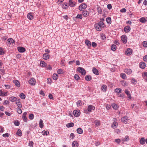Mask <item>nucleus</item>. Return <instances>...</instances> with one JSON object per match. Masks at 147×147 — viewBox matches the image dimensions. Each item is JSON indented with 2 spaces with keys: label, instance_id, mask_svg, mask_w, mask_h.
Returning a JSON list of instances; mask_svg holds the SVG:
<instances>
[{
  "label": "nucleus",
  "instance_id": "obj_44",
  "mask_svg": "<svg viewBox=\"0 0 147 147\" xmlns=\"http://www.w3.org/2000/svg\"><path fill=\"white\" fill-rule=\"evenodd\" d=\"M58 77V75L56 74H54L53 75V78L55 80H56L57 79Z\"/></svg>",
  "mask_w": 147,
  "mask_h": 147
},
{
  "label": "nucleus",
  "instance_id": "obj_58",
  "mask_svg": "<svg viewBox=\"0 0 147 147\" xmlns=\"http://www.w3.org/2000/svg\"><path fill=\"white\" fill-rule=\"evenodd\" d=\"M77 104L78 105V106H80L82 105V103L81 102V101L80 100H79L77 102Z\"/></svg>",
  "mask_w": 147,
  "mask_h": 147
},
{
  "label": "nucleus",
  "instance_id": "obj_38",
  "mask_svg": "<svg viewBox=\"0 0 147 147\" xmlns=\"http://www.w3.org/2000/svg\"><path fill=\"white\" fill-rule=\"evenodd\" d=\"M74 125V123H67V124L66 126V127H72Z\"/></svg>",
  "mask_w": 147,
  "mask_h": 147
},
{
  "label": "nucleus",
  "instance_id": "obj_19",
  "mask_svg": "<svg viewBox=\"0 0 147 147\" xmlns=\"http://www.w3.org/2000/svg\"><path fill=\"white\" fill-rule=\"evenodd\" d=\"M124 72L128 75L130 74L132 72V71L130 69H126L124 70Z\"/></svg>",
  "mask_w": 147,
  "mask_h": 147
},
{
  "label": "nucleus",
  "instance_id": "obj_6",
  "mask_svg": "<svg viewBox=\"0 0 147 147\" xmlns=\"http://www.w3.org/2000/svg\"><path fill=\"white\" fill-rule=\"evenodd\" d=\"M36 83L35 79L34 78H31L30 79L29 83L30 84L32 85H35Z\"/></svg>",
  "mask_w": 147,
  "mask_h": 147
},
{
  "label": "nucleus",
  "instance_id": "obj_45",
  "mask_svg": "<svg viewBox=\"0 0 147 147\" xmlns=\"http://www.w3.org/2000/svg\"><path fill=\"white\" fill-rule=\"evenodd\" d=\"M20 96V97L21 98L23 99H24L26 97V96L25 95V94L23 93H21Z\"/></svg>",
  "mask_w": 147,
  "mask_h": 147
},
{
  "label": "nucleus",
  "instance_id": "obj_24",
  "mask_svg": "<svg viewBox=\"0 0 147 147\" xmlns=\"http://www.w3.org/2000/svg\"><path fill=\"white\" fill-rule=\"evenodd\" d=\"M13 82L16 86L18 87H19L20 86V83L17 80H14Z\"/></svg>",
  "mask_w": 147,
  "mask_h": 147
},
{
  "label": "nucleus",
  "instance_id": "obj_22",
  "mask_svg": "<svg viewBox=\"0 0 147 147\" xmlns=\"http://www.w3.org/2000/svg\"><path fill=\"white\" fill-rule=\"evenodd\" d=\"M92 71L93 73L96 75H98L99 74L98 70L94 67L93 68Z\"/></svg>",
  "mask_w": 147,
  "mask_h": 147
},
{
  "label": "nucleus",
  "instance_id": "obj_12",
  "mask_svg": "<svg viewBox=\"0 0 147 147\" xmlns=\"http://www.w3.org/2000/svg\"><path fill=\"white\" fill-rule=\"evenodd\" d=\"M49 56L50 55L49 54L45 53L43 55V58L45 60H47L49 58Z\"/></svg>",
  "mask_w": 147,
  "mask_h": 147
},
{
  "label": "nucleus",
  "instance_id": "obj_36",
  "mask_svg": "<svg viewBox=\"0 0 147 147\" xmlns=\"http://www.w3.org/2000/svg\"><path fill=\"white\" fill-rule=\"evenodd\" d=\"M85 79L87 81H90L91 79V77L90 75H87L85 77Z\"/></svg>",
  "mask_w": 147,
  "mask_h": 147
},
{
  "label": "nucleus",
  "instance_id": "obj_1",
  "mask_svg": "<svg viewBox=\"0 0 147 147\" xmlns=\"http://www.w3.org/2000/svg\"><path fill=\"white\" fill-rule=\"evenodd\" d=\"M95 109V107L92 105H88L87 108L88 111L86 110L84 111V112L88 114V112H91L92 110H94Z\"/></svg>",
  "mask_w": 147,
  "mask_h": 147
},
{
  "label": "nucleus",
  "instance_id": "obj_46",
  "mask_svg": "<svg viewBox=\"0 0 147 147\" xmlns=\"http://www.w3.org/2000/svg\"><path fill=\"white\" fill-rule=\"evenodd\" d=\"M116 46L115 45H113L111 47V49L114 51L116 50Z\"/></svg>",
  "mask_w": 147,
  "mask_h": 147
},
{
  "label": "nucleus",
  "instance_id": "obj_48",
  "mask_svg": "<svg viewBox=\"0 0 147 147\" xmlns=\"http://www.w3.org/2000/svg\"><path fill=\"white\" fill-rule=\"evenodd\" d=\"M97 10L98 12L100 14L102 13V11L101 8L100 7H98L97 8Z\"/></svg>",
  "mask_w": 147,
  "mask_h": 147
},
{
  "label": "nucleus",
  "instance_id": "obj_43",
  "mask_svg": "<svg viewBox=\"0 0 147 147\" xmlns=\"http://www.w3.org/2000/svg\"><path fill=\"white\" fill-rule=\"evenodd\" d=\"M9 100L12 102H14L16 100V98L14 96L10 97L9 98Z\"/></svg>",
  "mask_w": 147,
  "mask_h": 147
},
{
  "label": "nucleus",
  "instance_id": "obj_57",
  "mask_svg": "<svg viewBox=\"0 0 147 147\" xmlns=\"http://www.w3.org/2000/svg\"><path fill=\"white\" fill-rule=\"evenodd\" d=\"M76 18H78L82 19V15L78 14L77 15Z\"/></svg>",
  "mask_w": 147,
  "mask_h": 147
},
{
  "label": "nucleus",
  "instance_id": "obj_31",
  "mask_svg": "<svg viewBox=\"0 0 147 147\" xmlns=\"http://www.w3.org/2000/svg\"><path fill=\"white\" fill-rule=\"evenodd\" d=\"M77 133L79 134H82L83 133V131L82 128H79L77 129Z\"/></svg>",
  "mask_w": 147,
  "mask_h": 147
},
{
  "label": "nucleus",
  "instance_id": "obj_55",
  "mask_svg": "<svg viewBox=\"0 0 147 147\" xmlns=\"http://www.w3.org/2000/svg\"><path fill=\"white\" fill-rule=\"evenodd\" d=\"M143 46L145 47H147V42L144 41L143 42Z\"/></svg>",
  "mask_w": 147,
  "mask_h": 147
},
{
  "label": "nucleus",
  "instance_id": "obj_47",
  "mask_svg": "<svg viewBox=\"0 0 147 147\" xmlns=\"http://www.w3.org/2000/svg\"><path fill=\"white\" fill-rule=\"evenodd\" d=\"M16 134L19 136H22V133L21 130L20 129H18Z\"/></svg>",
  "mask_w": 147,
  "mask_h": 147
},
{
  "label": "nucleus",
  "instance_id": "obj_34",
  "mask_svg": "<svg viewBox=\"0 0 147 147\" xmlns=\"http://www.w3.org/2000/svg\"><path fill=\"white\" fill-rule=\"evenodd\" d=\"M129 137L128 136H126L123 139H122V140L123 142L125 141H128L129 140Z\"/></svg>",
  "mask_w": 147,
  "mask_h": 147
},
{
  "label": "nucleus",
  "instance_id": "obj_8",
  "mask_svg": "<svg viewBox=\"0 0 147 147\" xmlns=\"http://www.w3.org/2000/svg\"><path fill=\"white\" fill-rule=\"evenodd\" d=\"M73 114L76 117L79 116L80 115V111L79 110H74L73 112Z\"/></svg>",
  "mask_w": 147,
  "mask_h": 147
},
{
  "label": "nucleus",
  "instance_id": "obj_62",
  "mask_svg": "<svg viewBox=\"0 0 147 147\" xmlns=\"http://www.w3.org/2000/svg\"><path fill=\"white\" fill-rule=\"evenodd\" d=\"M4 129L3 127L1 126H0V133L4 131Z\"/></svg>",
  "mask_w": 147,
  "mask_h": 147
},
{
  "label": "nucleus",
  "instance_id": "obj_33",
  "mask_svg": "<svg viewBox=\"0 0 147 147\" xmlns=\"http://www.w3.org/2000/svg\"><path fill=\"white\" fill-rule=\"evenodd\" d=\"M145 139L144 138H142L140 141V142L141 144L143 145L145 144Z\"/></svg>",
  "mask_w": 147,
  "mask_h": 147
},
{
  "label": "nucleus",
  "instance_id": "obj_18",
  "mask_svg": "<svg viewBox=\"0 0 147 147\" xmlns=\"http://www.w3.org/2000/svg\"><path fill=\"white\" fill-rule=\"evenodd\" d=\"M7 96V92H3L1 90H0V96Z\"/></svg>",
  "mask_w": 147,
  "mask_h": 147
},
{
  "label": "nucleus",
  "instance_id": "obj_56",
  "mask_svg": "<svg viewBox=\"0 0 147 147\" xmlns=\"http://www.w3.org/2000/svg\"><path fill=\"white\" fill-rule=\"evenodd\" d=\"M118 97H121L123 98H124L125 95L123 94H121L118 95Z\"/></svg>",
  "mask_w": 147,
  "mask_h": 147
},
{
  "label": "nucleus",
  "instance_id": "obj_35",
  "mask_svg": "<svg viewBox=\"0 0 147 147\" xmlns=\"http://www.w3.org/2000/svg\"><path fill=\"white\" fill-rule=\"evenodd\" d=\"M122 90L120 88H117L115 90V92L117 93H119L121 92Z\"/></svg>",
  "mask_w": 147,
  "mask_h": 147
},
{
  "label": "nucleus",
  "instance_id": "obj_60",
  "mask_svg": "<svg viewBox=\"0 0 147 147\" xmlns=\"http://www.w3.org/2000/svg\"><path fill=\"white\" fill-rule=\"evenodd\" d=\"M102 39L103 40H105L106 38L105 35L104 34H102L101 36Z\"/></svg>",
  "mask_w": 147,
  "mask_h": 147
},
{
  "label": "nucleus",
  "instance_id": "obj_14",
  "mask_svg": "<svg viewBox=\"0 0 147 147\" xmlns=\"http://www.w3.org/2000/svg\"><path fill=\"white\" fill-rule=\"evenodd\" d=\"M121 121L125 123L128 121V117L127 116H125L121 119Z\"/></svg>",
  "mask_w": 147,
  "mask_h": 147
},
{
  "label": "nucleus",
  "instance_id": "obj_41",
  "mask_svg": "<svg viewBox=\"0 0 147 147\" xmlns=\"http://www.w3.org/2000/svg\"><path fill=\"white\" fill-rule=\"evenodd\" d=\"M107 86L105 85H103L102 87V90L103 92H105L106 90Z\"/></svg>",
  "mask_w": 147,
  "mask_h": 147
},
{
  "label": "nucleus",
  "instance_id": "obj_17",
  "mask_svg": "<svg viewBox=\"0 0 147 147\" xmlns=\"http://www.w3.org/2000/svg\"><path fill=\"white\" fill-rule=\"evenodd\" d=\"M130 30V27L129 26H125L124 28V31L126 33H127Z\"/></svg>",
  "mask_w": 147,
  "mask_h": 147
},
{
  "label": "nucleus",
  "instance_id": "obj_30",
  "mask_svg": "<svg viewBox=\"0 0 147 147\" xmlns=\"http://www.w3.org/2000/svg\"><path fill=\"white\" fill-rule=\"evenodd\" d=\"M112 107L115 110H117L119 107L118 105L115 104L114 103H113L112 104Z\"/></svg>",
  "mask_w": 147,
  "mask_h": 147
},
{
  "label": "nucleus",
  "instance_id": "obj_15",
  "mask_svg": "<svg viewBox=\"0 0 147 147\" xmlns=\"http://www.w3.org/2000/svg\"><path fill=\"white\" fill-rule=\"evenodd\" d=\"M94 27L97 30L99 31L101 30L102 28L98 24H95Z\"/></svg>",
  "mask_w": 147,
  "mask_h": 147
},
{
  "label": "nucleus",
  "instance_id": "obj_37",
  "mask_svg": "<svg viewBox=\"0 0 147 147\" xmlns=\"http://www.w3.org/2000/svg\"><path fill=\"white\" fill-rule=\"evenodd\" d=\"M49 133V132L48 131L43 130L42 132V134L43 135H48Z\"/></svg>",
  "mask_w": 147,
  "mask_h": 147
},
{
  "label": "nucleus",
  "instance_id": "obj_40",
  "mask_svg": "<svg viewBox=\"0 0 147 147\" xmlns=\"http://www.w3.org/2000/svg\"><path fill=\"white\" fill-rule=\"evenodd\" d=\"M94 123L96 126H98L100 125V122L98 120H96L94 121Z\"/></svg>",
  "mask_w": 147,
  "mask_h": 147
},
{
  "label": "nucleus",
  "instance_id": "obj_5",
  "mask_svg": "<svg viewBox=\"0 0 147 147\" xmlns=\"http://www.w3.org/2000/svg\"><path fill=\"white\" fill-rule=\"evenodd\" d=\"M87 7V5L85 3H82L79 7V9L80 11H82L85 9Z\"/></svg>",
  "mask_w": 147,
  "mask_h": 147
},
{
  "label": "nucleus",
  "instance_id": "obj_39",
  "mask_svg": "<svg viewBox=\"0 0 147 147\" xmlns=\"http://www.w3.org/2000/svg\"><path fill=\"white\" fill-rule=\"evenodd\" d=\"M7 41L10 44L14 42V40L12 38H9L7 40Z\"/></svg>",
  "mask_w": 147,
  "mask_h": 147
},
{
  "label": "nucleus",
  "instance_id": "obj_7",
  "mask_svg": "<svg viewBox=\"0 0 147 147\" xmlns=\"http://www.w3.org/2000/svg\"><path fill=\"white\" fill-rule=\"evenodd\" d=\"M76 3L71 0H69V5L70 7H74L76 5Z\"/></svg>",
  "mask_w": 147,
  "mask_h": 147
},
{
  "label": "nucleus",
  "instance_id": "obj_4",
  "mask_svg": "<svg viewBox=\"0 0 147 147\" xmlns=\"http://www.w3.org/2000/svg\"><path fill=\"white\" fill-rule=\"evenodd\" d=\"M121 39L123 42L124 43H126L127 42V38L125 35H123L121 37Z\"/></svg>",
  "mask_w": 147,
  "mask_h": 147
},
{
  "label": "nucleus",
  "instance_id": "obj_63",
  "mask_svg": "<svg viewBox=\"0 0 147 147\" xmlns=\"http://www.w3.org/2000/svg\"><path fill=\"white\" fill-rule=\"evenodd\" d=\"M144 60L146 62H147V55L144 56L143 58Z\"/></svg>",
  "mask_w": 147,
  "mask_h": 147
},
{
  "label": "nucleus",
  "instance_id": "obj_53",
  "mask_svg": "<svg viewBox=\"0 0 147 147\" xmlns=\"http://www.w3.org/2000/svg\"><path fill=\"white\" fill-rule=\"evenodd\" d=\"M80 77L77 74H75L74 76V78L76 80H78L80 78Z\"/></svg>",
  "mask_w": 147,
  "mask_h": 147
},
{
  "label": "nucleus",
  "instance_id": "obj_28",
  "mask_svg": "<svg viewBox=\"0 0 147 147\" xmlns=\"http://www.w3.org/2000/svg\"><path fill=\"white\" fill-rule=\"evenodd\" d=\"M142 23H144L146 22V20L144 17H142L139 20Z\"/></svg>",
  "mask_w": 147,
  "mask_h": 147
},
{
  "label": "nucleus",
  "instance_id": "obj_54",
  "mask_svg": "<svg viewBox=\"0 0 147 147\" xmlns=\"http://www.w3.org/2000/svg\"><path fill=\"white\" fill-rule=\"evenodd\" d=\"M14 124L18 126L20 125V123L18 121H16L14 122Z\"/></svg>",
  "mask_w": 147,
  "mask_h": 147
},
{
  "label": "nucleus",
  "instance_id": "obj_25",
  "mask_svg": "<svg viewBox=\"0 0 147 147\" xmlns=\"http://www.w3.org/2000/svg\"><path fill=\"white\" fill-rule=\"evenodd\" d=\"M144 79L147 81V72H144L142 75Z\"/></svg>",
  "mask_w": 147,
  "mask_h": 147
},
{
  "label": "nucleus",
  "instance_id": "obj_49",
  "mask_svg": "<svg viewBox=\"0 0 147 147\" xmlns=\"http://www.w3.org/2000/svg\"><path fill=\"white\" fill-rule=\"evenodd\" d=\"M120 76L123 79H125L126 77V75L124 73H121L120 74Z\"/></svg>",
  "mask_w": 147,
  "mask_h": 147
},
{
  "label": "nucleus",
  "instance_id": "obj_61",
  "mask_svg": "<svg viewBox=\"0 0 147 147\" xmlns=\"http://www.w3.org/2000/svg\"><path fill=\"white\" fill-rule=\"evenodd\" d=\"M29 146L31 147H33V142L32 141L29 142Z\"/></svg>",
  "mask_w": 147,
  "mask_h": 147
},
{
  "label": "nucleus",
  "instance_id": "obj_2",
  "mask_svg": "<svg viewBox=\"0 0 147 147\" xmlns=\"http://www.w3.org/2000/svg\"><path fill=\"white\" fill-rule=\"evenodd\" d=\"M77 70L82 75H85L86 74V70L82 67H79L77 68Z\"/></svg>",
  "mask_w": 147,
  "mask_h": 147
},
{
  "label": "nucleus",
  "instance_id": "obj_20",
  "mask_svg": "<svg viewBox=\"0 0 147 147\" xmlns=\"http://www.w3.org/2000/svg\"><path fill=\"white\" fill-rule=\"evenodd\" d=\"M27 16L28 18L30 20L33 19L34 18L32 15L31 13H28Z\"/></svg>",
  "mask_w": 147,
  "mask_h": 147
},
{
  "label": "nucleus",
  "instance_id": "obj_32",
  "mask_svg": "<svg viewBox=\"0 0 147 147\" xmlns=\"http://www.w3.org/2000/svg\"><path fill=\"white\" fill-rule=\"evenodd\" d=\"M106 20L108 24H111V18L110 17H108L106 18Z\"/></svg>",
  "mask_w": 147,
  "mask_h": 147
},
{
  "label": "nucleus",
  "instance_id": "obj_11",
  "mask_svg": "<svg viewBox=\"0 0 147 147\" xmlns=\"http://www.w3.org/2000/svg\"><path fill=\"white\" fill-rule=\"evenodd\" d=\"M27 115V113L26 112H24L23 114L22 119L24 122H27V118H26V116Z\"/></svg>",
  "mask_w": 147,
  "mask_h": 147
},
{
  "label": "nucleus",
  "instance_id": "obj_16",
  "mask_svg": "<svg viewBox=\"0 0 147 147\" xmlns=\"http://www.w3.org/2000/svg\"><path fill=\"white\" fill-rule=\"evenodd\" d=\"M82 15L85 17H86L89 16V13L87 11H84L82 12Z\"/></svg>",
  "mask_w": 147,
  "mask_h": 147
},
{
  "label": "nucleus",
  "instance_id": "obj_13",
  "mask_svg": "<svg viewBox=\"0 0 147 147\" xmlns=\"http://www.w3.org/2000/svg\"><path fill=\"white\" fill-rule=\"evenodd\" d=\"M72 147H78L79 145L78 142L76 141H74L72 144Z\"/></svg>",
  "mask_w": 147,
  "mask_h": 147
},
{
  "label": "nucleus",
  "instance_id": "obj_27",
  "mask_svg": "<svg viewBox=\"0 0 147 147\" xmlns=\"http://www.w3.org/2000/svg\"><path fill=\"white\" fill-rule=\"evenodd\" d=\"M39 125L40 128H42L43 127V121L41 119H40V120Z\"/></svg>",
  "mask_w": 147,
  "mask_h": 147
},
{
  "label": "nucleus",
  "instance_id": "obj_52",
  "mask_svg": "<svg viewBox=\"0 0 147 147\" xmlns=\"http://www.w3.org/2000/svg\"><path fill=\"white\" fill-rule=\"evenodd\" d=\"M63 70L62 69H59L57 71V73L59 74H61L63 73Z\"/></svg>",
  "mask_w": 147,
  "mask_h": 147
},
{
  "label": "nucleus",
  "instance_id": "obj_51",
  "mask_svg": "<svg viewBox=\"0 0 147 147\" xmlns=\"http://www.w3.org/2000/svg\"><path fill=\"white\" fill-rule=\"evenodd\" d=\"M68 6L66 4H64L63 5V8L64 9H66L68 8Z\"/></svg>",
  "mask_w": 147,
  "mask_h": 147
},
{
  "label": "nucleus",
  "instance_id": "obj_29",
  "mask_svg": "<svg viewBox=\"0 0 147 147\" xmlns=\"http://www.w3.org/2000/svg\"><path fill=\"white\" fill-rule=\"evenodd\" d=\"M40 65L42 67H45L47 65V63L44 61H41L40 63Z\"/></svg>",
  "mask_w": 147,
  "mask_h": 147
},
{
  "label": "nucleus",
  "instance_id": "obj_26",
  "mask_svg": "<svg viewBox=\"0 0 147 147\" xmlns=\"http://www.w3.org/2000/svg\"><path fill=\"white\" fill-rule=\"evenodd\" d=\"M85 43L88 47H91V43L90 41L88 40H86L85 41Z\"/></svg>",
  "mask_w": 147,
  "mask_h": 147
},
{
  "label": "nucleus",
  "instance_id": "obj_9",
  "mask_svg": "<svg viewBox=\"0 0 147 147\" xmlns=\"http://www.w3.org/2000/svg\"><path fill=\"white\" fill-rule=\"evenodd\" d=\"M18 51L20 53H23L26 51L25 49L22 47H18Z\"/></svg>",
  "mask_w": 147,
  "mask_h": 147
},
{
  "label": "nucleus",
  "instance_id": "obj_50",
  "mask_svg": "<svg viewBox=\"0 0 147 147\" xmlns=\"http://www.w3.org/2000/svg\"><path fill=\"white\" fill-rule=\"evenodd\" d=\"M29 118L30 120H32L34 119V115L33 114H30L29 115Z\"/></svg>",
  "mask_w": 147,
  "mask_h": 147
},
{
  "label": "nucleus",
  "instance_id": "obj_23",
  "mask_svg": "<svg viewBox=\"0 0 147 147\" xmlns=\"http://www.w3.org/2000/svg\"><path fill=\"white\" fill-rule=\"evenodd\" d=\"M121 84L123 86H125L128 85V83L127 82L124 80L121 81Z\"/></svg>",
  "mask_w": 147,
  "mask_h": 147
},
{
  "label": "nucleus",
  "instance_id": "obj_3",
  "mask_svg": "<svg viewBox=\"0 0 147 147\" xmlns=\"http://www.w3.org/2000/svg\"><path fill=\"white\" fill-rule=\"evenodd\" d=\"M116 121L117 119L116 118H113V122L111 126V127L113 129H115L116 128L118 125V124Z\"/></svg>",
  "mask_w": 147,
  "mask_h": 147
},
{
  "label": "nucleus",
  "instance_id": "obj_21",
  "mask_svg": "<svg viewBox=\"0 0 147 147\" xmlns=\"http://www.w3.org/2000/svg\"><path fill=\"white\" fill-rule=\"evenodd\" d=\"M146 66L144 62H141L140 63V67L142 69L145 68Z\"/></svg>",
  "mask_w": 147,
  "mask_h": 147
},
{
  "label": "nucleus",
  "instance_id": "obj_42",
  "mask_svg": "<svg viewBox=\"0 0 147 147\" xmlns=\"http://www.w3.org/2000/svg\"><path fill=\"white\" fill-rule=\"evenodd\" d=\"M97 24H98L102 28H104L105 26L103 22L102 21H100Z\"/></svg>",
  "mask_w": 147,
  "mask_h": 147
},
{
  "label": "nucleus",
  "instance_id": "obj_64",
  "mask_svg": "<svg viewBox=\"0 0 147 147\" xmlns=\"http://www.w3.org/2000/svg\"><path fill=\"white\" fill-rule=\"evenodd\" d=\"M107 8L109 9H110L112 8V6L111 4H109L107 5Z\"/></svg>",
  "mask_w": 147,
  "mask_h": 147
},
{
  "label": "nucleus",
  "instance_id": "obj_59",
  "mask_svg": "<svg viewBox=\"0 0 147 147\" xmlns=\"http://www.w3.org/2000/svg\"><path fill=\"white\" fill-rule=\"evenodd\" d=\"M115 142H117V144H119L121 142V140L120 139H117L115 140Z\"/></svg>",
  "mask_w": 147,
  "mask_h": 147
},
{
  "label": "nucleus",
  "instance_id": "obj_10",
  "mask_svg": "<svg viewBox=\"0 0 147 147\" xmlns=\"http://www.w3.org/2000/svg\"><path fill=\"white\" fill-rule=\"evenodd\" d=\"M132 50L130 48H128L125 52V54L127 55H131L132 53Z\"/></svg>",
  "mask_w": 147,
  "mask_h": 147
}]
</instances>
